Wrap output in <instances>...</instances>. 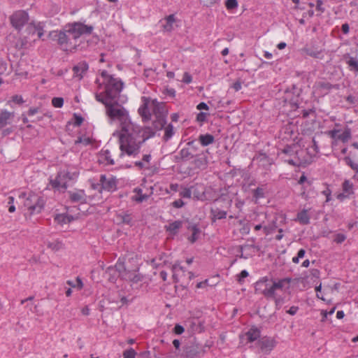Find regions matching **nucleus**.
<instances>
[{
    "label": "nucleus",
    "instance_id": "ea45409f",
    "mask_svg": "<svg viewBox=\"0 0 358 358\" xmlns=\"http://www.w3.org/2000/svg\"><path fill=\"white\" fill-rule=\"evenodd\" d=\"M101 156L103 158V160L106 162L108 164H115L114 160L111 158L110 152L108 150H102L101 151Z\"/></svg>",
    "mask_w": 358,
    "mask_h": 358
},
{
    "label": "nucleus",
    "instance_id": "412c9836",
    "mask_svg": "<svg viewBox=\"0 0 358 358\" xmlns=\"http://www.w3.org/2000/svg\"><path fill=\"white\" fill-rule=\"evenodd\" d=\"M128 269L124 262H117L115 264V267L109 266L106 269V273H110V272H117L118 273V275L121 276V278L123 279V275L125 273H127Z\"/></svg>",
    "mask_w": 358,
    "mask_h": 358
},
{
    "label": "nucleus",
    "instance_id": "6ab92c4d",
    "mask_svg": "<svg viewBox=\"0 0 358 358\" xmlns=\"http://www.w3.org/2000/svg\"><path fill=\"white\" fill-rule=\"evenodd\" d=\"M343 161L355 173H358V159L355 153L350 152L349 155L343 158Z\"/></svg>",
    "mask_w": 358,
    "mask_h": 358
},
{
    "label": "nucleus",
    "instance_id": "bf43d9fd",
    "mask_svg": "<svg viewBox=\"0 0 358 358\" xmlns=\"http://www.w3.org/2000/svg\"><path fill=\"white\" fill-rule=\"evenodd\" d=\"M185 331V329L180 324H176L173 328V332L177 335H180Z\"/></svg>",
    "mask_w": 358,
    "mask_h": 358
},
{
    "label": "nucleus",
    "instance_id": "603ef678",
    "mask_svg": "<svg viewBox=\"0 0 358 358\" xmlns=\"http://www.w3.org/2000/svg\"><path fill=\"white\" fill-rule=\"evenodd\" d=\"M73 118H74L73 124L75 126H77V127L80 126L84 121V118L81 115H77L76 113L73 114Z\"/></svg>",
    "mask_w": 358,
    "mask_h": 358
},
{
    "label": "nucleus",
    "instance_id": "79ce46f5",
    "mask_svg": "<svg viewBox=\"0 0 358 358\" xmlns=\"http://www.w3.org/2000/svg\"><path fill=\"white\" fill-rule=\"evenodd\" d=\"M312 143V145L308 149V153L310 155L315 156L320 152V150L317 145V142L315 141V138H313Z\"/></svg>",
    "mask_w": 358,
    "mask_h": 358
},
{
    "label": "nucleus",
    "instance_id": "bb28decb",
    "mask_svg": "<svg viewBox=\"0 0 358 358\" xmlns=\"http://www.w3.org/2000/svg\"><path fill=\"white\" fill-rule=\"evenodd\" d=\"M166 124V117H155V120L152 122V127H150L152 129L155 134L157 131L163 129Z\"/></svg>",
    "mask_w": 358,
    "mask_h": 358
},
{
    "label": "nucleus",
    "instance_id": "f8f14e48",
    "mask_svg": "<svg viewBox=\"0 0 358 358\" xmlns=\"http://www.w3.org/2000/svg\"><path fill=\"white\" fill-rule=\"evenodd\" d=\"M143 104L138 110V114L142 118L143 122H147L151 119L152 113L149 109L150 98L142 97Z\"/></svg>",
    "mask_w": 358,
    "mask_h": 358
},
{
    "label": "nucleus",
    "instance_id": "cd10ccee",
    "mask_svg": "<svg viewBox=\"0 0 358 358\" xmlns=\"http://www.w3.org/2000/svg\"><path fill=\"white\" fill-rule=\"evenodd\" d=\"M271 280V287L273 289V292L275 293L276 289H282L285 286V284H289L292 281V278H285L278 280L277 282Z\"/></svg>",
    "mask_w": 358,
    "mask_h": 358
},
{
    "label": "nucleus",
    "instance_id": "aec40b11",
    "mask_svg": "<svg viewBox=\"0 0 358 358\" xmlns=\"http://www.w3.org/2000/svg\"><path fill=\"white\" fill-rule=\"evenodd\" d=\"M69 194L71 202L86 203V194L83 189H78L76 192H69Z\"/></svg>",
    "mask_w": 358,
    "mask_h": 358
},
{
    "label": "nucleus",
    "instance_id": "72a5a7b5",
    "mask_svg": "<svg viewBox=\"0 0 358 358\" xmlns=\"http://www.w3.org/2000/svg\"><path fill=\"white\" fill-rule=\"evenodd\" d=\"M73 220L72 216L65 214H57L55 217V221L59 224L69 223Z\"/></svg>",
    "mask_w": 358,
    "mask_h": 358
},
{
    "label": "nucleus",
    "instance_id": "13d9d810",
    "mask_svg": "<svg viewBox=\"0 0 358 358\" xmlns=\"http://www.w3.org/2000/svg\"><path fill=\"white\" fill-rule=\"evenodd\" d=\"M180 195L183 198H190L192 191L189 188H185L182 192H180Z\"/></svg>",
    "mask_w": 358,
    "mask_h": 358
},
{
    "label": "nucleus",
    "instance_id": "4d7b16f0",
    "mask_svg": "<svg viewBox=\"0 0 358 358\" xmlns=\"http://www.w3.org/2000/svg\"><path fill=\"white\" fill-rule=\"evenodd\" d=\"M316 10L319 11L320 14L325 11V8L323 7V1L322 0L316 1Z\"/></svg>",
    "mask_w": 358,
    "mask_h": 358
},
{
    "label": "nucleus",
    "instance_id": "6e6d98bb",
    "mask_svg": "<svg viewBox=\"0 0 358 358\" xmlns=\"http://www.w3.org/2000/svg\"><path fill=\"white\" fill-rule=\"evenodd\" d=\"M200 3H202L204 6L210 7L215 4L218 0H199Z\"/></svg>",
    "mask_w": 358,
    "mask_h": 358
},
{
    "label": "nucleus",
    "instance_id": "de8ad7c7",
    "mask_svg": "<svg viewBox=\"0 0 358 358\" xmlns=\"http://www.w3.org/2000/svg\"><path fill=\"white\" fill-rule=\"evenodd\" d=\"M92 143V141L89 137L79 136V137H78L77 140L75 141V144L82 143L84 145H90Z\"/></svg>",
    "mask_w": 358,
    "mask_h": 358
},
{
    "label": "nucleus",
    "instance_id": "58836bf2",
    "mask_svg": "<svg viewBox=\"0 0 358 358\" xmlns=\"http://www.w3.org/2000/svg\"><path fill=\"white\" fill-rule=\"evenodd\" d=\"M164 135L163 136V140L166 142L168 141L173 135V127L171 124H168L166 127H164Z\"/></svg>",
    "mask_w": 358,
    "mask_h": 358
},
{
    "label": "nucleus",
    "instance_id": "2f4dec72",
    "mask_svg": "<svg viewBox=\"0 0 358 358\" xmlns=\"http://www.w3.org/2000/svg\"><path fill=\"white\" fill-rule=\"evenodd\" d=\"M245 336L249 342H253L260 337L261 332L258 328L252 327L248 332H246Z\"/></svg>",
    "mask_w": 358,
    "mask_h": 358
},
{
    "label": "nucleus",
    "instance_id": "680f3d73",
    "mask_svg": "<svg viewBox=\"0 0 358 358\" xmlns=\"http://www.w3.org/2000/svg\"><path fill=\"white\" fill-rule=\"evenodd\" d=\"M315 114V110L314 108H310L308 110H303L301 112L302 117L303 118H307L310 114Z\"/></svg>",
    "mask_w": 358,
    "mask_h": 358
},
{
    "label": "nucleus",
    "instance_id": "f257e3e1",
    "mask_svg": "<svg viewBox=\"0 0 358 358\" xmlns=\"http://www.w3.org/2000/svg\"><path fill=\"white\" fill-rule=\"evenodd\" d=\"M106 115L111 121L120 122L118 134L120 157L124 154L136 157L140 153L143 144L155 136L150 127H140L131 122L128 110L116 100L106 104Z\"/></svg>",
    "mask_w": 358,
    "mask_h": 358
},
{
    "label": "nucleus",
    "instance_id": "0eeeda50",
    "mask_svg": "<svg viewBox=\"0 0 358 358\" xmlns=\"http://www.w3.org/2000/svg\"><path fill=\"white\" fill-rule=\"evenodd\" d=\"M255 293L256 294H262L267 299L274 298L275 293L273 292L271 280L266 276L259 279L255 284Z\"/></svg>",
    "mask_w": 358,
    "mask_h": 358
},
{
    "label": "nucleus",
    "instance_id": "c9c22d12",
    "mask_svg": "<svg viewBox=\"0 0 358 358\" xmlns=\"http://www.w3.org/2000/svg\"><path fill=\"white\" fill-rule=\"evenodd\" d=\"M62 177L66 178L69 177V173H65L62 176V173H58L57 177L55 180H50V183L54 189H59L60 188V182L62 180Z\"/></svg>",
    "mask_w": 358,
    "mask_h": 358
},
{
    "label": "nucleus",
    "instance_id": "423d86ee",
    "mask_svg": "<svg viewBox=\"0 0 358 358\" xmlns=\"http://www.w3.org/2000/svg\"><path fill=\"white\" fill-rule=\"evenodd\" d=\"M339 124H335V128L327 132V134L334 141H341L343 143H348L352 138V131L346 126L343 130L339 129Z\"/></svg>",
    "mask_w": 358,
    "mask_h": 358
},
{
    "label": "nucleus",
    "instance_id": "4c0bfd02",
    "mask_svg": "<svg viewBox=\"0 0 358 358\" xmlns=\"http://www.w3.org/2000/svg\"><path fill=\"white\" fill-rule=\"evenodd\" d=\"M343 194H346L347 196L352 194L353 192V185L348 180H345L342 185Z\"/></svg>",
    "mask_w": 358,
    "mask_h": 358
},
{
    "label": "nucleus",
    "instance_id": "f3484780",
    "mask_svg": "<svg viewBox=\"0 0 358 358\" xmlns=\"http://www.w3.org/2000/svg\"><path fill=\"white\" fill-rule=\"evenodd\" d=\"M258 344L261 350L267 355L273 349L275 342L273 339L263 338L259 341Z\"/></svg>",
    "mask_w": 358,
    "mask_h": 358
},
{
    "label": "nucleus",
    "instance_id": "4be33fe9",
    "mask_svg": "<svg viewBox=\"0 0 358 358\" xmlns=\"http://www.w3.org/2000/svg\"><path fill=\"white\" fill-rule=\"evenodd\" d=\"M194 155L188 148L181 149L178 155L175 156L177 162L188 161L194 158Z\"/></svg>",
    "mask_w": 358,
    "mask_h": 358
},
{
    "label": "nucleus",
    "instance_id": "b1692460",
    "mask_svg": "<svg viewBox=\"0 0 358 358\" xmlns=\"http://www.w3.org/2000/svg\"><path fill=\"white\" fill-rule=\"evenodd\" d=\"M88 67V64L86 62H79L73 67V73L76 76L78 77L79 79H81L83 77V74L87 71Z\"/></svg>",
    "mask_w": 358,
    "mask_h": 358
},
{
    "label": "nucleus",
    "instance_id": "f03ea898",
    "mask_svg": "<svg viewBox=\"0 0 358 358\" xmlns=\"http://www.w3.org/2000/svg\"><path fill=\"white\" fill-rule=\"evenodd\" d=\"M50 36L53 41H55L60 49L65 52H73L78 46L77 42L73 39L69 29L64 31H53L50 32Z\"/></svg>",
    "mask_w": 358,
    "mask_h": 358
},
{
    "label": "nucleus",
    "instance_id": "39448f33",
    "mask_svg": "<svg viewBox=\"0 0 358 358\" xmlns=\"http://www.w3.org/2000/svg\"><path fill=\"white\" fill-rule=\"evenodd\" d=\"M123 82L117 78H109V80L105 83L104 93L110 101L116 99L123 88Z\"/></svg>",
    "mask_w": 358,
    "mask_h": 358
},
{
    "label": "nucleus",
    "instance_id": "774afa93",
    "mask_svg": "<svg viewBox=\"0 0 358 358\" xmlns=\"http://www.w3.org/2000/svg\"><path fill=\"white\" fill-rule=\"evenodd\" d=\"M310 275L316 278H320V271L317 268H313L310 270Z\"/></svg>",
    "mask_w": 358,
    "mask_h": 358
},
{
    "label": "nucleus",
    "instance_id": "dca6fc26",
    "mask_svg": "<svg viewBox=\"0 0 358 358\" xmlns=\"http://www.w3.org/2000/svg\"><path fill=\"white\" fill-rule=\"evenodd\" d=\"M192 164L195 169L204 170L208 166V157L204 153L197 154L194 157Z\"/></svg>",
    "mask_w": 358,
    "mask_h": 358
},
{
    "label": "nucleus",
    "instance_id": "e433bc0d",
    "mask_svg": "<svg viewBox=\"0 0 358 358\" xmlns=\"http://www.w3.org/2000/svg\"><path fill=\"white\" fill-rule=\"evenodd\" d=\"M166 24L164 25V29L166 31H171L173 29V24L176 22V18L173 14L169 15L166 17Z\"/></svg>",
    "mask_w": 358,
    "mask_h": 358
},
{
    "label": "nucleus",
    "instance_id": "2eb2a0df",
    "mask_svg": "<svg viewBox=\"0 0 358 358\" xmlns=\"http://www.w3.org/2000/svg\"><path fill=\"white\" fill-rule=\"evenodd\" d=\"M187 229L192 232V235L187 238V240L189 243H194L199 239L201 234V230L199 228V224L189 222Z\"/></svg>",
    "mask_w": 358,
    "mask_h": 358
},
{
    "label": "nucleus",
    "instance_id": "ddd939ff",
    "mask_svg": "<svg viewBox=\"0 0 358 358\" xmlns=\"http://www.w3.org/2000/svg\"><path fill=\"white\" fill-rule=\"evenodd\" d=\"M152 113L155 117H166L168 111L166 104L163 102H158L156 99L152 101Z\"/></svg>",
    "mask_w": 358,
    "mask_h": 358
},
{
    "label": "nucleus",
    "instance_id": "5701e85b",
    "mask_svg": "<svg viewBox=\"0 0 358 358\" xmlns=\"http://www.w3.org/2000/svg\"><path fill=\"white\" fill-rule=\"evenodd\" d=\"M183 222L182 220H176L169 225L164 227L166 231L171 235L175 236L178 234L179 230L182 227Z\"/></svg>",
    "mask_w": 358,
    "mask_h": 358
},
{
    "label": "nucleus",
    "instance_id": "20e7f679",
    "mask_svg": "<svg viewBox=\"0 0 358 358\" xmlns=\"http://www.w3.org/2000/svg\"><path fill=\"white\" fill-rule=\"evenodd\" d=\"M24 205L27 208L30 215L40 213L44 208V199L38 194L30 192L26 198Z\"/></svg>",
    "mask_w": 358,
    "mask_h": 358
},
{
    "label": "nucleus",
    "instance_id": "9b49d317",
    "mask_svg": "<svg viewBox=\"0 0 358 358\" xmlns=\"http://www.w3.org/2000/svg\"><path fill=\"white\" fill-rule=\"evenodd\" d=\"M99 182L101 183L99 192L103 189L107 192H114L117 189V180L113 176L107 178L106 175H101Z\"/></svg>",
    "mask_w": 358,
    "mask_h": 358
},
{
    "label": "nucleus",
    "instance_id": "49530a36",
    "mask_svg": "<svg viewBox=\"0 0 358 358\" xmlns=\"http://www.w3.org/2000/svg\"><path fill=\"white\" fill-rule=\"evenodd\" d=\"M96 100L101 103H103L105 106L106 104H109L110 102V99L109 98H107V96L106 95V97L103 96V93L98 94L96 93L95 94Z\"/></svg>",
    "mask_w": 358,
    "mask_h": 358
},
{
    "label": "nucleus",
    "instance_id": "a19ab883",
    "mask_svg": "<svg viewBox=\"0 0 358 358\" xmlns=\"http://www.w3.org/2000/svg\"><path fill=\"white\" fill-rule=\"evenodd\" d=\"M252 197L256 201L259 200V199L264 197V188L262 187H258L255 189L252 190Z\"/></svg>",
    "mask_w": 358,
    "mask_h": 358
},
{
    "label": "nucleus",
    "instance_id": "37998d69",
    "mask_svg": "<svg viewBox=\"0 0 358 358\" xmlns=\"http://www.w3.org/2000/svg\"><path fill=\"white\" fill-rule=\"evenodd\" d=\"M134 192L138 194V196L133 198V200L136 201L138 203H141L144 200L147 199L148 195L142 194V189L140 188H136Z\"/></svg>",
    "mask_w": 358,
    "mask_h": 358
},
{
    "label": "nucleus",
    "instance_id": "9d476101",
    "mask_svg": "<svg viewBox=\"0 0 358 358\" xmlns=\"http://www.w3.org/2000/svg\"><path fill=\"white\" fill-rule=\"evenodd\" d=\"M29 20V15L24 10H17L10 17L12 26L17 30H20Z\"/></svg>",
    "mask_w": 358,
    "mask_h": 358
},
{
    "label": "nucleus",
    "instance_id": "c85d7f7f",
    "mask_svg": "<svg viewBox=\"0 0 358 358\" xmlns=\"http://www.w3.org/2000/svg\"><path fill=\"white\" fill-rule=\"evenodd\" d=\"M116 217L119 223L126 224L128 225L132 224V217L131 215L127 212H121L116 215Z\"/></svg>",
    "mask_w": 358,
    "mask_h": 358
},
{
    "label": "nucleus",
    "instance_id": "864d4df0",
    "mask_svg": "<svg viewBox=\"0 0 358 358\" xmlns=\"http://www.w3.org/2000/svg\"><path fill=\"white\" fill-rule=\"evenodd\" d=\"M346 239V236L343 234H337L334 238V241L336 243H342Z\"/></svg>",
    "mask_w": 358,
    "mask_h": 358
},
{
    "label": "nucleus",
    "instance_id": "a878e982",
    "mask_svg": "<svg viewBox=\"0 0 358 358\" xmlns=\"http://www.w3.org/2000/svg\"><path fill=\"white\" fill-rule=\"evenodd\" d=\"M303 51L308 56L315 58L322 59L324 58L323 50H318L315 48H305Z\"/></svg>",
    "mask_w": 358,
    "mask_h": 358
},
{
    "label": "nucleus",
    "instance_id": "0e129e2a",
    "mask_svg": "<svg viewBox=\"0 0 358 358\" xmlns=\"http://www.w3.org/2000/svg\"><path fill=\"white\" fill-rule=\"evenodd\" d=\"M293 152V147L289 145H287L282 150V152L286 155H291Z\"/></svg>",
    "mask_w": 358,
    "mask_h": 358
},
{
    "label": "nucleus",
    "instance_id": "5fc2aeb1",
    "mask_svg": "<svg viewBox=\"0 0 358 358\" xmlns=\"http://www.w3.org/2000/svg\"><path fill=\"white\" fill-rule=\"evenodd\" d=\"M209 114L204 112H200L196 115V120L199 122H203L206 121V117Z\"/></svg>",
    "mask_w": 358,
    "mask_h": 358
},
{
    "label": "nucleus",
    "instance_id": "4468645a",
    "mask_svg": "<svg viewBox=\"0 0 358 358\" xmlns=\"http://www.w3.org/2000/svg\"><path fill=\"white\" fill-rule=\"evenodd\" d=\"M123 279L133 283H138L143 279V275L138 272V268L133 270H129L127 273H124Z\"/></svg>",
    "mask_w": 358,
    "mask_h": 358
},
{
    "label": "nucleus",
    "instance_id": "c03bdc74",
    "mask_svg": "<svg viewBox=\"0 0 358 358\" xmlns=\"http://www.w3.org/2000/svg\"><path fill=\"white\" fill-rule=\"evenodd\" d=\"M277 228L276 222L273 221L272 224L264 226L263 231L266 235H268L275 231Z\"/></svg>",
    "mask_w": 358,
    "mask_h": 358
},
{
    "label": "nucleus",
    "instance_id": "052dcab7",
    "mask_svg": "<svg viewBox=\"0 0 358 358\" xmlns=\"http://www.w3.org/2000/svg\"><path fill=\"white\" fill-rule=\"evenodd\" d=\"M12 101L17 104H22L24 101L22 99V96L21 95L15 94L12 96Z\"/></svg>",
    "mask_w": 358,
    "mask_h": 358
},
{
    "label": "nucleus",
    "instance_id": "c756f323",
    "mask_svg": "<svg viewBox=\"0 0 358 358\" xmlns=\"http://www.w3.org/2000/svg\"><path fill=\"white\" fill-rule=\"evenodd\" d=\"M210 214L213 216V221H215V220H221L226 218L227 212L224 210H221L218 207H213L210 209Z\"/></svg>",
    "mask_w": 358,
    "mask_h": 358
},
{
    "label": "nucleus",
    "instance_id": "7ed1b4c3",
    "mask_svg": "<svg viewBox=\"0 0 358 358\" xmlns=\"http://www.w3.org/2000/svg\"><path fill=\"white\" fill-rule=\"evenodd\" d=\"M172 271L174 282L179 283L180 286L183 288H186L194 278L192 272L185 271L182 266L177 263L173 265Z\"/></svg>",
    "mask_w": 358,
    "mask_h": 358
},
{
    "label": "nucleus",
    "instance_id": "8fccbe9b",
    "mask_svg": "<svg viewBox=\"0 0 358 358\" xmlns=\"http://www.w3.org/2000/svg\"><path fill=\"white\" fill-rule=\"evenodd\" d=\"M52 104L55 108H62L64 105V99L62 97H54L52 99Z\"/></svg>",
    "mask_w": 358,
    "mask_h": 358
},
{
    "label": "nucleus",
    "instance_id": "09e8293b",
    "mask_svg": "<svg viewBox=\"0 0 358 358\" xmlns=\"http://www.w3.org/2000/svg\"><path fill=\"white\" fill-rule=\"evenodd\" d=\"M225 6L227 10H231L238 7L237 0H227L225 1Z\"/></svg>",
    "mask_w": 358,
    "mask_h": 358
},
{
    "label": "nucleus",
    "instance_id": "393cba45",
    "mask_svg": "<svg viewBox=\"0 0 358 358\" xmlns=\"http://www.w3.org/2000/svg\"><path fill=\"white\" fill-rule=\"evenodd\" d=\"M310 217L308 214V210L303 209L299 212L296 215L295 221L299 222L302 225H308L310 224Z\"/></svg>",
    "mask_w": 358,
    "mask_h": 358
},
{
    "label": "nucleus",
    "instance_id": "a211bd4d",
    "mask_svg": "<svg viewBox=\"0 0 358 358\" xmlns=\"http://www.w3.org/2000/svg\"><path fill=\"white\" fill-rule=\"evenodd\" d=\"M201 350L196 345L185 346L183 350V356L186 358H195L199 357Z\"/></svg>",
    "mask_w": 358,
    "mask_h": 358
},
{
    "label": "nucleus",
    "instance_id": "69168bd1",
    "mask_svg": "<svg viewBox=\"0 0 358 358\" xmlns=\"http://www.w3.org/2000/svg\"><path fill=\"white\" fill-rule=\"evenodd\" d=\"M101 76L104 78V84L109 80V78H114L113 76L109 75L105 70L101 73Z\"/></svg>",
    "mask_w": 358,
    "mask_h": 358
},
{
    "label": "nucleus",
    "instance_id": "473e14b6",
    "mask_svg": "<svg viewBox=\"0 0 358 358\" xmlns=\"http://www.w3.org/2000/svg\"><path fill=\"white\" fill-rule=\"evenodd\" d=\"M199 141L202 146H208L215 141V138L212 134H201L199 136Z\"/></svg>",
    "mask_w": 358,
    "mask_h": 358
},
{
    "label": "nucleus",
    "instance_id": "7c9ffc66",
    "mask_svg": "<svg viewBox=\"0 0 358 358\" xmlns=\"http://www.w3.org/2000/svg\"><path fill=\"white\" fill-rule=\"evenodd\" d=\"M13 117L14 113H10L6 110H1L0 113V128L5 127Z\"/></svg>",
    "mask_w": 358,
    "mask_h": 358
},
{
    "label": "nucleus",
    "instance_id": "6e6552de",
    "mask_svg": "<svg viewBox=\"0 0 358 358\" xmlns=\"http://www.w3.org/2000/svg\"><path fill=\"white\" fill-rule=\"evenodd\" d=\"M340 88L339 84H331L328 81H318L313 86L314 92L320 97L327 95L332 90H339Z\"/></svg>",
    "mask_w": 358,
    "mask_h": 358
},
{
    "label": "nucleus",
    "instance_id": "3c124183",
    "mask_svg": "<svg viewBox=\"0 0 358 358\" xmlns=\"http://www.w3.org/2000/svg\"><path fill=\"white\" fill-rule=\"evenodd\" d=\"M136 355V351L133 348H130L124 351L123 357L124 358H135Z\"/></svg>",
    "mask_w": 358,
    "mask_h": 358
},
{
    "label": "nucleus",
    "instance_id": "e2e57ef3",
    "mask_svg": "<svg viewBox=\"0 0 358 358\" xmlns=\"http://www.w3.org/2000/svg\"><path fill=\"white\" fill-rule=\"evenodd\" d=\"M185 205V203L184 201L182 200V199H178V200H176L174 201L173 203H172V206L174 207V208H181L183 206Z\"/></svg>",
    "mask_w": 358,
    "mask_h": 358
},
{
    "label": "nucleus",
    "instance_id": "338daca9",
    "mask_svg": "<svg viewBox=\"0 0 358 358\" xmlns=\"http://www.w3.org/2000/svg\"><path fill=\"white\" fill-rule=\"evenodd\" d=\"M298 310H299L298 306H291L288 310H287V313H288L291 315H294L297 313Z\"/></svg>",
    "mask_w": 358,
    "mask_h": 358
},
{
    "label": "nucleus",
    "instance_id": "1a4fd4ad",
    "mask_svg": "<svg viewBox=\"0 0 358 358\" xmlns=\"http://www.w3.org/2000/svg\"><path fill=\"white\" fill-rule=\"evenodd\" d=\"M69 32L71 34L73 39L77 40L83 34H90L93 31L92 26H88L81 22H74L69 26Z\"/></svg>",
    "mask_w": 358,
    "mask_h": 358
},
{
    "label": "nucleus",
    "instance_id": "a18cd8bd",
    "mask_svg": "<svg viewBox=\"0 0 358 358\" xmlns=\"http://www.w3.org/2000/svg\"><path fill=\"white\" fill-rule=\"evenodd\" d=\"M28 28L30 29L33 31V33H35L36 31L38 38H41L43 35V29L40 24L35 25L30 24Z\"/></svg>",
    "mask_w": 358,
    "mask_h": 358
},
{
    "label": "nucleus",
    "instance_id": "f704fd0d",
    "mask_svg": "<svg viewBox=\"0 0 358 358\" xmlns=\"http://www.w3.org/2000/svg\"><path fill=\"white\" fill-rule=\"evenodd\" d=\"M346 64L348 66L350 71L358 73V59L356 57H348V59L346 61Z\"/></svg>",
    "mask_w": 358,
    "mask_h": 358
}]
</instances>
